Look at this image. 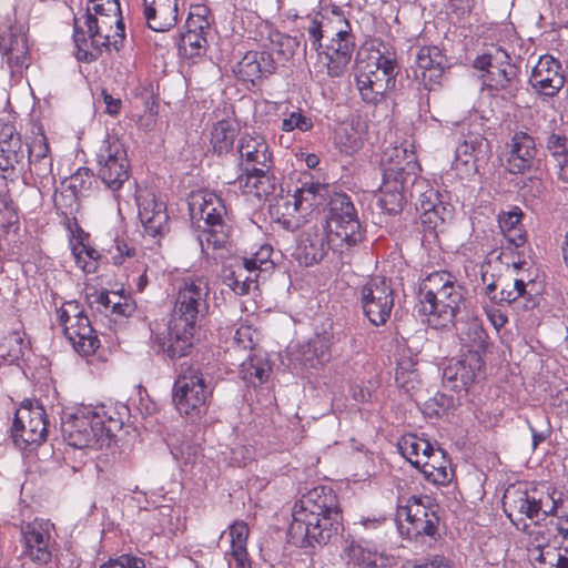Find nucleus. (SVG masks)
Segmentation results:
<instances>
[{"instance_id": "obj_36", "label": "nucleus", "mask_w": 568, "mask_h": 568, "mask_svg": "<svg viewBox=\"0 0 568 568\" xmlns=\"http://www.w3.org/2000/svg\"><path fill=\"white\" fill-rule=\"evenodd\" d=\"M327 193V185L322 183H303V185L295 191L291 200H287L286 205L293 206L294 211H306L320 204V200L324 199Z\"/></svg>"}, {"instance_id": "obj_49", "label": "nucleus", "mask_w": 568, "mask_h": 568, "mask_svg": "<svg viewBox=\"0 0 568 568\" xmlns=\"http://www.w3.org/2000/svg\"><path fill=\"white\" fill-rule=\"evenodd\" d=\"M272 252V246L263 245L252 257H244L243 260L245 265L266 274L274 268V262L271 261Z\"/></svg>"}, {"instance_id": "obj_64", "label": "nucleus", "mask_w": 568, "mask_h": 568, "mask_svg": "<svg viewBox=\"0 0 568 568\" xmlns=\"http://www.w3.org/2000/svg\"><path fill=\"white\" fill-rule=\"evenodd\" d=\"M229 566L230 568H251L246 548L232 549Z\"/></svg>"}, {"instance_id": "obj_8", "label": "nucleus", "mask_w": 568, "mask_h": 568, "mask_svg": "<svg viewBox=\"0 0 568 568\" xmlns=\"http://www.w3.org/2000/svg\"><path fill=\"white\" fill-rule=\"evenodd\" d=\"M85 27L90 38L91 50L82 49L79 43L78 28L75 27L74 41L77 43V57L80 61H95L102 51L114 50L119 52L125 39L124 23L121 18L92 16L91 9L85 13Z\"/></svg>"}, {"instance_id": "obj_45", "label": "nucleus", "mask_w": 568, "mask_h": 568, "mask_svg": "<svg viewBox=\"0 0 568 568\" xmlns=\"http://www.w3.org/2000/svg\"><path fill=\"white\" fill-rule=\"evenodd\" d=\"M430 515H436V513L430 508L426 507L422 503L420 498L416 496H412L407 500V505L399 506L397 510V516L399 520L405 518L406 521L430 518Z\"/></svg>"}, {"instance_id": "obj_10", "label": "nucleus", "mask_w": 568, "mask_h": 568, "mask_svg": "<svg viewBox=\"0 0 568 568\" xmlns=\"http://www.w3.org/2000/svg\"><path fill=\"white\" fill-rule=\"evenodd\" d=\"M59 322L73 348L83 356L95 353L100 341L89 317L77 301L63 303L59 310Z\"/></svg>"}, {"instance_id": "obj_60", "label": "nucleus", "mask_w": 568, "mask_h": 568, "mask_svg": "<svg viewBox=\"0 0 568 568\" xmlns=\"http://www.w3.org/2000/svg\"><path fill=\"white\" fill-rule=\"evenodd\" d=\"M500 58H507V52L497 49L494 54H483L477 57L474 61V67L479 70L486 71V74H489V69L496 65L497 62H500Z\"/></svg>"}, {"instance_id": "obj_31", "label": "nucleus", "mask_w": 568, "mask_h": 568, "mask_svg": "<svg viewBox=\"0 0 568 568\" xmlns=\"http://www.w3.org/2000/svg\"><path fill=\"white\" fill-rule=\"evenodd\" d=\"M187 31L181 36L179 51L185 58L199 57L205 51L206 39L203 31L209 28V21L200 14L197 20L191 17L187 20Z\"/></svg>"}, {"instance_id": "obj_33", "label": "nucleus", "mask_w": 568, "mask_h": 568, "mask_svg": "<svg viewBox=\"0 0 568 568\" xmlns=\"http://www.w3.org/2000/svg\"><path fill=\"white\" fill-rule=\"evenodd\" d=\"M504 509L507 516L514 521V517L526 516L536 519L535 496L529 495L526 489L509 487L504 494Z\"/></svg>"}, {"instance_id": "obj_50", "label": "nucleus", "mask_w": 568, "mask_h": 568, "mask_svg": "<svg viewBox=\"0 0 568 568\" xmlns=\"http://www.w3.org/2000/svg\"><path fill=\"white\" fill-rule=\"evenodd\" d=\"M336 143L338 144L342 152L345 154H354L362 148V139L358 133L353 129H343L336 135Z\"/></svg>"}, {"instance_id": "obj_41", "label": "nucleus", "mask_w": 568, "mask_h": 568, "mask_svg": "<svg viewBox=\"0 0 568 568\" xmlns=\"http://www.w3.org/2000/svg\"><path fill=\"white\" fill-rule=\"evenodd\" d=\"M71 245L75 264L84 273H94L98 268V260L100 258V253L95 248L85 245L82 240L71 241Z\"/></svg>"}, {"instance_id": "obj_23", "label": "nucleus", "mask_w": 568, "mask_h": 568, "mask_svg": "<svg viewBox=\"0 0 568 568\" xmlns=\"http://www.w3.org/2000/svg\"><path fill=\"white\" fill-rule=\"evenodd\" d=\"M535 156L534 138L526 132H516L509 144L505 166L511 174H523L532 166Z\"/></svg>"}, {"instance_id": "obj_63", "label": "nucleus", "mask_w": 568, "mask_h": 568, "mask_svg": "<svg viewBox=\"0 0 568 568\" xmlns=\"http://www.w3.org/2000/svg\"><path fill=\"white\" fill-rule=\"evenodd\" d=\"M113 297L115 298V301L111 308L112 314L130 316L134 312L135 306L129 298L121 296L116 293H113Z\"/></svg>"}, {"instance_id": "obj_5", "label": "nucleus", "mask_w": 568, "mask_h": 568, "mask_svg": "<svg viewBox=\"0 0 568 568\" xmlns=\"http://www.w3.org/2000/svg\"><path fill=\"white\" fill-rule=\"evenodd\" d=\"M237 152L242 173L234 183L244 194H253L257 199L274 194L278 180L274 174L272 153L264 138L243 135L239 141Z\"/></svg>"}, {"instance_id": "obj_56", "label": "nucleus", "mask_w": 568, "mask_h": 568, "mask_svg": "<svg viewBox=\"0 0 568 568\" xmlns=\"http://www.w3.org/2000/svg\"><path fill=\"white\" fill-rule=\"evenodd\" d=\"M231 548H246V539L248 537V526L243 521L234 523L230 527Z\"/></svg>"}, {"instance_id": "obj_14", "label": "nucleus", "mask_w": 568, "mask_h": 568, "mask_svg": "<svg viewBox=\"0 0 568 568\" xmlns=\"http://www.w3.org/2000/svg\"><path fill=\"white\" fill-rule=\"evenodd\" d=\"M362 308L369 322L384 325L394 306V294L388 281L384 277H372L362 287Z\"/></svg>"}, {"instance_id": "obj_15", "label": "nucleus", "mask_w": 568, "mask_h": 568, "mask_svg": "<svg viewBox=\"0 0 568 568\" xmlns=\"http://www.w3.org/2000/svg\"><path fill=\"white\" fill-rule=\"evenodd\" d=\"M485 362L476 353H467L462 358H452L443 369V383L452 390H467L484 374Z\"/></svg>"}, {"instance_id": "obj_13", "label": "nucleus", "mask_w": 568, "mask_h": 568, "mask_svg": "<svg viewBox=\"0 0 568 568\" xmlns=\"http://www.w3.org/2000/svg\"><path fill=\"white\" fill-rule=\"evenodd\" d=\"M11 433L14 444L20 448L42 444L48 435L44 408L31 403L22 404L16 412Z\"/></svg>"}, {"instance_id": "obj_7", "label": "nucleus", "mask_w": 568, "mask_h": 568, "mask_svg": "<svg viewBox=\"0 0 568 568\" xmlns=\"http://www.w3.org/2000/svg\"><path fill=\"white\" fill-rule=\"evenodd\" d=\"M398 71L396 60L378 50L358 59L355 80L362 100L369 104L383 101L395 89Z\"/></svg>"}, {"instance_id": "obj_61", "label": "nucleus", "mask_w": 568, "mask_h": 568, "mask_svg": "<svg viewBox=\"0 0 568 568\" xmlns=\"http://www.w3.org/2000/svg\"><path fill=\"white\" fill-rule=\"evenodd\" d=\"M450 217V210L443 202H438L432 212L423 220L424 223L430 224L436 229L439 224L445 223Z\"/></svg>"}, {"instance_id": "obj_20", "label": "nucleus", "mask_w": 568, "mask_h": 568, "mask_svg": "<svg viewBox=\"0 0 568 568\" xmlns=\"http://www.w3.org/2000/svg\"><path fill=\"white\" fill-rule=\"evenodd\" d=\"M352 38L347 30L341 29L325 45V50L318 52L321 59L324 60L329 77L337 78L344 73L354 51Z\"/></svg>"}, {"instance_id": "obj_44", "label": "nucleus", "mask_w": 568, "mask_h": 568, "mask_svg": "<svg viewBox=\"0 0 568 568\" xmlns=\"http://www.w3.org/2000/svg\"><path fill=\"white\" fill-rule=\"evenodd\" d=\"M399 448L402 454L413 465L415 459L423 460V457L425 458L429 452H432L434 446L426 439L410 436L403 440V443L399 445Z\"/></svg>"}, {"instance_id": "obj_18", "label": "nucleus", "mask_w": 568, "mask_h": 568, "mask_svg": "<svg viewBox=\"0 0 568 568\" xmlns=\"http://www.w3.org/2000/svg\"><path fill=\"white\" fill-rule=\"evenodd\" d=\"M377 525L376 520H365L356 523L352 532L345 538L344 555L348 558V562L362 568H375L378 560V551L372 545V541L364 536L366 525Z\"/></svg>"}, {"instance_id": "obj_28", "label": "nucleus", "mask_w": 568, "mask_h": 568, "mask_svg": "<svg viewBox=\"0 0 568 568\" xmlns=\"http://www.w3.org/2000/svg\"><path fill=\"white\" fill-rule=\"evenodd\" d=\"M26 155L28 156V169L32 176H36L40 183L52 178V158L50 149L44 135L33 139L29 144L24 145Z\"/></svg>"}, {"instance_id": "obj_27", "label": "nucleus", "mask_w": 568, "mask_h": 568, "mask_svg": "<svg viewBox=\"0 0 568 568\" xmlns=\"http://www.w3.org/2000/svg\"><path fill=\"white\" fill-rule=\"evenodd\" d=\"M144 17L150 29L165 32L178 22L179 0H143Z\"/></svg>"}, {"instance_id": "obj_53", "label": "nucleus", "mask_w": 568, "mask_h": 568, "mask_svg": "<svg viewBox=\"0 0 568 568\" xmlns=\"http://www.w3.org/2000/svg\"><path fill=\"white\" fill-rule=\"evenodd\" d=\"M91 3L87 11L91 9L92 16L98 18L102 17H116L121 13L120 4L118 0H89Z\"/></svg>"}, {"instance_id": "obj_17", "label": "nucleus", "mask_w": 568, "mask_h": 568, "mask_svg": "<svg viewBox=\"0 0 568 568\" xmlns=\"http://www.w3.org/2000/svg\"><path fill=\"white\" fill-rule=\"evenodd\" d=\"M51 527L52 525L43 519H34L21 526L23 556L37 564H48L51 560Z\"/></svg>"}, {"instance_id": "obj_48", "label": "nucleus", "mask_w": 568, "mask_h": 568, "mask_svg": "<svg viewBox=\"0 0 568 568\" xmlns=\"http://www.w3.org/2000/svg\"><path fill=\"white\" fill-rule=\"evenodd\" d=\"M99 417L102 420V425H99V436L106 437L104 447H110L113 438L122 429L123 420L120 416H113L106 412L99 413Z\"/></svg>"}, {"instance_id": "obj_11", "label": "nucleus", "mask_w": 568, "mask_h": 568, "mask_svg": "<svg viewBox=\"0 0 568 568\" xmlns=\"http://www.w3.org/2000/svg\"><path fill=\"white\" fill-rule=\"evenodd\" d=\"M99 425H102V420L98 412L78 410L61 418V433L69 446L101 449L105 446L106 437L99 436Z\"/></svg>"}, {"instance_id": "obj_47", "label": "nucleus", "mask_w": 568, "mask_h": 568, "mask_svg": "<svg viewBox=\"0 0 568 568\" xmlns=\"http://www.w3.org/2000/svg\"><path fill=\"white\" fill-rule=\"evenodd\" d=\"M406 534L408 537L417 538L419 536H428L436 538L438 535L439 517L430 515V518L406 521Z\"/></svg>"}, {"instance_id": "obj_58", "label": "nucleus", "mask_w": 568, "mask_h": 568, "mask_svg": "<svg viewBox=\"0 0 568 568\" xmlns=\"http://www.w3.org/2000/svg\"><path fill=\"white\" fill-rule=\"evenodd\" d=\"M558 501L554 499V497L549 494L541 496L539 498L535 497V509H536V519L541 515L544 518L548 516H555L557 510Z\"/></svg>"}, {"instance_id": "obj_34", "label": "nucleus", "mask_w": 568, "mask_h": 568, "mask_svg": "<svg viewBox=\"0 0 568 568\" xmlns=\"http://www.w3.org/2000/svg\"><path fill=\"white\" fill-rule=\"evenodd\" d=\"M500 291L491 296L496 303L519 304L521 308L531 310L537 305V300L526 291V283L523 280L515 278L513 281L500 278Z\"/></svg>"}, {"instance_id": "obj_37", "label": "nucleus", "mask_w": 568, "mask_h": 568, "mask_svg": "<svg viewBox=\"0 0 568 568\" xmlns=\"http://www.w3.org/2000/svg\"><path fill=\"white\" fill-rule=\"evenodd\" d=\"M236 135L237 128L233 122L227 120L216 122L211 131L213 151L219 155L227 153L232 149Z\"/></svg>"}, {"instance_id": "obj_42", "label": "nucleus", "mask_w": 568, "mask_h": 568, "mask_svg": "<svg viewBox=\"0 0 568 568\" xmlns=\"http://www.w3.org/2000/svg\"><path fill=\"white\" fill-rule=\"evenodd\" d=\"M270 371L271 368L267 363L254 357H250L241 365L242 378L253 386L266 382Z\"/></svg>"}, {"instance_id": "obj_54", "label": "nucleus", "mask_w": 568, "mask_h": 568, "mask_svg": "<svg viewBox=\"0 0 568 568\" xmlns=\"http://www.w3.org/2000/svg\"><path fill=\"white\" fill-rule=\"evenodd\" d=\"M313 122L311 118L305 116L301 112H292L288 118L282 121V130L285 132H291L294 129L306 132L311 130Z\"/></svg>"}, {"instance_id": "obj_1", "label": "nucleus", "mask_w": 568, "mask_h": 568, "mask_svg": "<svg viewBox=\"0 0 568 568\" xmlns=\"http://www.w3.org/2000/svg\"><path fill=\"white\" fill-rule=\"evenodd\" d=\"M362 226L351 197L335 193L327 204L326 226L305 227L298 237L295 256L310 266L321 262L328 250L344 253L363 241Z\"/></svg>"}, {"instance_id": "obj_16", "label": "nucleus", "mask_w": 568, "mask_h": 568, "mask_svg": "<svg viewBox=\"0 0 568 568\" xmlns=\"http://www.w3.org/2000/svg\"><path fill=\"white\" fill-rule=\"evenodd\" d=\"M334 342L332 332L316 333L307 341L298 343L290 353L291 362L304 368H317L331 359V347Z\"/></svg>"}, {"instance_id": "obj_25", "label": "nucleus", "mask_w": 568, "mask_h": 568, "mask_svg": "<svg viewBox=\"0 0 568 568\" xmlns=\"http://www.w3.org/2000/svg\"><path fill=\"white\" fill-rule=\"evenodd\" d=\"M21 136L10 123H0V170L7 172L24 165L26 150Z\"/></svg>"}, {"instance_id": "obj_59", "label": "nucleus", "mask_w": 568, "mask_h": 568, "mask_svg": "<svg viewBox=\"0 0 568 568\" xmlns=\"http://www.w3.org/2000/svg\"><path fill=\"white\" fill-rule=\"evenodd\" d=\"M100 568H145V565L144 560L139 557L122 555L116 559H110Z\"/></svg>"}, {"instance_id": "obj_6", "label": "nucleus", "mask_w": 568, "mask_h": 568, "mask_svg": "<svg viewBox=\"0 0 568 568\" xmlns=\"http://www.w3.org/2000/svg\"><path fill=\"white\" fill-rule=\"evenodd\" d=\"M189 210L192 221L202 230L199 235L202 251L224 247L229 242L230 227L225 223L226 207L221 197L211 192L194 193Z\"/></svg>"}, {"instance_id": "obj_2", "label": "nucleus", "mask_w": 568, "mask_h": 568, "mask_svg": "<svg viewBox=\"0 0 568 568\" xmlns=\"http://www.w3.org/2000/svg\"><path fill=\"white\" fill-rule=\"evenodd\" d=\"M209 283L203 277L184 282L178 292L170 321L154 335L159 352L171 359L189 355L196 328L209 311Z\"/></svg>"}, {"instance_id": "obj_57", "label": "nucleus", "mask_w": 568, "mask_h": 568, "mask_svg": "<svg viewBox=\"0 0 568 568\" xmlns=\"http://www.w3.org/2000/svg\"><path fill=\"white\" fill-rule=\"evenodd\" d=\"M256 332L250 326H241L236 329L234 341L243 349H254L256 345Z\"/></svg>"}, {"instance_id": "obj_19", "label": "nucleus", "mask_w": 568, "mask_h": 568, "mask_svg": "<svg viewBox=\"0 0 568 568\" xmlns=\"http://www.w3.org/2000/svg\"><path fill=\"white\" fill-rule=\"evenodd\" d=\"M529 84L540 95H557L565 84L560 62L550 55L541 57L532 69Z\"/></svg>"}, {"instance_id": "obj_55", "label": "nucleus", "mask_w": 568, "mask_h": 568, "mask_svg": "<svg viewBox=\"0 0 568 568\" xmlns=\"http://www.w3.org/2000/svg\"><path fill=\"white\" fill-rule=\"evenodd\" d=\"M277 45L276 54L278 59L287 61L294 57L296 50L300 48V41L296 37L283 34L280 36Z\"/></svg>"}, {"instance_id": "obj_52", "label": "nucleus", "mask_w": 568, "mask_h": 568, "mask_svg": "<svg viewBox=\"0 0 568 568\" xmlns=\"http://www.w3.org/2000/svg\"><path fill=\"white\" fill-rule=\"evenodd\" d=\"M305 30L307 32V40L304 42V50H306V47L310 44L317 53L321 52L320 50L323 48L321 40L325 37V33H327V30L323 29L322 21L312 19Z\"/></svg>"}, {"instance_id": "obj_9", "label": "nucleus", "mask_w": 568, "mask_h": 568, "mask_svg": "<svg viewBox=\"0 0 568 568\" xmlns=\"http://www.w3.org/2000/svg\"><path fill=\"white\" fill-rule=\"evenodd\" d=\"M212 394L199 365L183 362L173 385V403L181 415L199 417Z\"/></svg>"}, {"instance_id": "obj_38", "label": "nucleus", "mask_w": 568, "mask_h": 568, "mask_svg": "<svg viewBox=\"0 0 568 568\" xmlns=\"http://www.w3.org/2000/svg\"><path fill=\"white\" fill-rule=\"evenodd\" d=\"M395 382L407 395L413 397L420 387L419 374L412 359H402L396 368Z\"/></svg>"}, {"instance_id": "obj_43", "label": "nucleus", "mask_w": 568, "mask_h": 568, "mask_svg": "<svg viewBox=\"0 0 568 568\" xmlns=\"http://www.w3.org/2000/svg\"><path fill=\"white\" fill-rule=\"evenodd\" d=\"M536 561L540 568H568V549L561 547L541 548Z\"/></svg>"}, {"instance_id": "obj_32", "label": "nucleus", "mask_w": 568, "mask_h": 568, "mask_svg": "<svg viewBox=\"0 0 568 568\" xmlns=\"http://www.w3.org/2000/svg\"><path fill=\"white\" fill-rule=\"evenodd\" d=\"M0 49L2 54L7 59V63L10 68H22L28 65L29 49L26 37L9 29L0 34Z\"/></svg>"}, {"instance_id": "obj_35", "label": "nucleus", "mask_w": 568, "mask_h": 568, "mask_svg": "<svg viewBox=\"0 0 568 568\" xmlns=\"http://www.w3.org/2000/svg\"><path fill=\"white\" fill-rule=\"evenodd\" d=\"M545 146L551 155L557 176L564 183H568V139L565 134L549 133L545 139Z\"/></svg>"}, {"instance_id": "obj_26", "label": "nucleus", "mask_w": 568, "mask_h": 568, "mask_svg": "<svg viewBox=\"0 0 568 568\" xmlns=\"http://www.w3.org/2000/svg\"><path fill=\"white\" fill-rule=\"evenodd\" d=\"M489 154V142L481 133L471 130L465 132L464 129L459 132L455 151L457 163L475 164L478 161L488 160Z\"/></svg>"}, {"instance_id": "obj_29", "label": "nucleus", "mask_w": 568, "mask_h": 568, "mask_svg": "<svg viewBox=\"0 0 568 568\" xmlns=\"http://www.w3.org/2000/svg\"><path fill=\"white\" fill-rule=\"evenodd\" d=\"M413 466L419 469L430 483L445 485L450 481V462L439 447H434L425 458L423 457V460L415 459Z\"/></svg>"}, {"instance_id": "obj_4", "label": "nucleus", "mask_w": 568, "mask_h": 568, "mask_svg": "<svg viewBox=\"0 0 568 568\" xmlns=\"http://www.w3.org/2000/svg\"><path fill=\"white\" fill-rule=\"evenodd\" d=\"M466 288L449 272L429 274L419 286V311L434 327H446L457 321L467 304Z\"/></svg>"}, {"instance_id": "obj_24", "label": "nucleus", "mask_w": 568, "mask_h": 568, "mask_svg": "<svg viewBox=\"0 0 568 568\" xmlns=\"http://www.w3.org/2000/svg\"><path fill=\"white\" fill-rule=\"evenodd\" d=\"M484 84L494 91H503L504 98H515L519 91L518 68L511 63L510 57L500 58L493 69H489V74L483 75Z\"/></svg>"}, {"instance_id": "obj_12", "label": "nucleus", "mask_w": 568, "mask_h": 568, "mask_svg": "<svg viewBox=\"0 0 568 568\" xmlns=\"http://www.w3.org/2000/svg\"><path fill=\"white\" fill-rule=\"evenodd\" d=\"M98 175L111 190L118 191L130 176L124 144L116 136H108L97 153Z\"/></svg>"}, {"instance_id": "obj_30", "label": "nucleus", "mask_w": 568, "mask_h": 568, "mask_svg": "<svg viewBox=\"0 0 568 568\" xmlns=\"http://www.w3.org/2000/svg\"><path fill=\"white\" fill-rule=\"evenodd\" d=\"M462 345L468 348L467 353H476L481 356L488 346V335L478 318L455 321L453 324Z\"/></svg>"}, {"instance_id": "obj_46", "label": "nucleus", "mask_w": 568, "mask_h": 568, "mask_svg": "<svg viewBox=\"0 0 568 568\" xmlns=\"http://www.w3.org/2000/svg\"><path fill=\"white\" fill-rule=\"evenodd\" d=\"M235 73L240 80L255 83V80L261 78L257 51L247 52L242 60L239 61Z\"/></svg>"}, {"instance_id": "obj_3", "label": "nucleus", "mask_w": 568, "mask_h": 568, "mask_svg": "<svg viewBox=\"0 0 568 568\" xmlns=\"http://www.w3.org/2000/svg\"><path fill=\"white\" fill-rule=\"evenodd\" d=\"M342 527V510L333 488L317 486L295 504L287 536L297 547L327 545Z\"/></svg>"}, {"instance_id": "obj_21", "label": "nucleus", "mask_w": 568, "mask_h": 568, "mask_svg": "<svg viewBox=\"0 0 568 568\" xmlns=\"http://www.w3.org/2000/svg\"><path fill=\"white\" fill-rule=\"evenodd\" d=\"M447 59L437 47H423L416 54L415 78L419 80L428 90L438 84Z\"/></svg>"}, {"instance_id": "obj_40", "label": "nucleus", "mask_w": 568, "mask_h": 568, "mask_svg": "<svg viewBox=\"0 0 568 568\" xmlns=\"http://www.w3.org/2000/svg\"><path fill=\"white\" fill-rule=\"evenodd\" d=\"M255 271L250 265H245L243 258L239 260L231 273L226 275L227 285L237 294L248 293L251 286L256 284V276L250 277L247 272Z\"/></svg>"}, {"instance_id": "obj_62", "label": "nucleus", "mask_w": 568, "mask_h": 568, "mask_svg": "<svg viewBox=\"0 0 568 568\" xmlns=\"http://www.w3.org/2000/svg\"><path fill=\"white\" fill-rule=\"evenodd\" d=\"M7 345L11 347L7 354L11 361L19 359L23 356V339L18 333H13L7 337L6 343L2 344L0 348H4Z\"/></svg>"}, {"instance_id": "obj_39", "label": "nucleus", "mask_w": 568, "mask_h": 568, "mask_svg": "<svg viewBox=\"0 0 568 568\" xmlns=\"http://www.w3.org/2000/svg\"><path fill=\"white\" fill-rule=\"evenodd\" d=\"M406 190L398 183L384 182L381 187L379 205L388 214H397L402 211L406 201Z\"/></svg>"}, {"instance_id": "obj_22", "label": "nucleus", "mask_w": 568, "mask_h": 568, "mask_svg": "<svg viewBox=\"0 0 568 568\" xmlns=\"http://www.w3.org/2000/svg\"><path fill=\"white\" fill-rule=\"evenodd\" d=\"M138 205L140 221L149 235H162L169 231V215L164 202L154 194L146 193L138 197Z\"/></svg>"}, {"instance_id": "obj_51", "label": "nucleus", "mask_w": 568, "mask_h": 568, "mask_svg": "<svg viewBox=\"0 0 568 568\" xmlns=\"http://www.w3.org/2000/svg\"><path fill=\"white\" fill-rule=\"evenodd\" d=\"M415 174L409 173L400 161H397L394 166H389L384 171V182L398 183L404 190L408 184H413Z\"/></svg>"}]
</instances>
